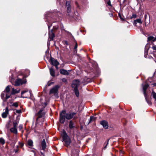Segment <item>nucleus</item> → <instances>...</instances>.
I'll return each instance as SVG.
<instances>
[{
  "label": "nucleus",
  "mask_w": 156,
  "mask_h": 156,
  "mask_svg": "<svg viewBox=\"0 0 156 156\" xmlns=\"http://www.w3.org/2000/svg\"><path fill=\"white\" fill-rule=\"evenodd\" d=\"M50 61L51 64L55 67H57V66L59 65V63L57 61L53 58L51 57L50 58Z\"/></svg>",
  "instance_id": "nucleus-6"
},
{
  "label": "nucleus",
  "mask_w": 156,
  "mask_h": 156,
  "mask_svg": "<svg viewBox=\"0 0 156 156\" xmlns=\"http://www.w3.org/2000/svg\"><path fill=\"white\" fill-rule=\"evenodd\" d=\"M107 4L109 6L111 7L112 6V5L111 4V2L110 0H109L107 2Z\"/></svg>",
  "instance_id": "nucleus-29"
},
{
  "label": "nucleus",
  "mask_w": 156,
  "mask_h": 156,
  "mask_svg": "<svg viewBox=\"0 0 156 156\" xmlns=\"http://www.w3.org/2000/svg\"><path fill=\"white\" fill-rule=\"evenodd\" d=\"M49 38L48 40L50 41L53 40L54 37H55V35L53 32V30H52L51 31L49 32Z\"/></svg>",
  "instance_id": "nucleus-9"
},
{
  "label": "nucleus",
  "mask_w": 156,
  "mask_h": 156,
  "mask_svg": "<svg viewBox=\"0 0 156 156\" xmlns=\"http://www.w3.org/2000/svg\"><path fill=\"white\" fill-rule=\"evenodd\" d=\"M16 112L17 113H20L21 112V110H17Z\"/></svg>",
  "instance_id": "nucleus-36"
},
{
  "label": "nucleus",
  "mask_w": 156,
  "mask_h": 156,
  "mask_svg": "<svg viewBox=\"0 0 156 156\" xmlns=\"http://www.w3.org/2000/svg\"><path fill=\"white\" fill-rule=\"evenodd\" d=\"M50 26H48V29H50Z\"/></svg>",
  "instance_id": "nucleus-45"
},
{
  "label": "nucleus",
  "mask_w": 156,
  "mask_h": 156,
  "mask_svg": "<svg viewBox=\"0 0 156 156\" xmlns=\"http://www.w3.org/2000/svg\"><path fill=\"white\" fill-rule=\"evenodd\" d=\"M152 41L153 42L156 41V37H154L152 36L149 37L147 38V41Z\"/></svg>",
  "instance_id": "nucleus-18"
},
{
  "label": "nucleus",
  "mask_w": 156,
  "mask_h": 156,
  "mask_svg": "<svg viewBox=\"0 0 156 156\" xmlns=\"http://www.w3.org/2000/svg\"><path fill=\"white\" fill-rule=\"evenodd\" d=\"M24 83L23 82L22 80L19 79L16 81L15 85L16 86H18Z\"/></svg>",
  "instance_id": "nucleus-11"
},
{
  "label": "nucleus",
  "mask_w": 156,
  "mask_h": 156,
  "mask_svg": "<svg viewBox=\"0 0 156 156\" xmlns=\"http://www.w3.org/2000/svg\"><path fill=\"white\" fill-rule=\"evenodd\" d=\"M53 83L52 82H51V83H48V86H49L51 85V84H52Z\"/></svg>",
  "instance_id": "nucleus-39"
},
{
  "label": "nucleus",
  "mask_w": 156,
  "mask_h": 156,
  "mask_svg": "<svg viewBox=\"0 0 156 156\" xmlns=\"http://www.w3.org/2000/svg\"><path fill=\"white\" fill-rule=\"evenodd\" d=\"M144 91V94L145 95H146V91H145L144 90H143Z\"/></svg>",
  "instance_id": "nucleus-38"
},
{
  "label": "nucleus",
  "mask_w": 156,
  "mask_h": 156,
  "mask_svg": "<svg viewBox=\"0 0 156 156\" xmlns=\"http://www.w3.org/2000/svg\"><path fill=\"white\" fill-rule=\"evenodd\" d=\"M136 23H141L142 22L140 19H137L136 20L134 21V25H136Z\"/></svg>",
  "instance_id": "nucleus-21"
},
{
  "label": "nucleus",
  "mask_w": 156,
  "mask_h": 156,
  "mask_svg": "<svg viewBox=\"0 0 156 156\" xmlns=\"http://www.w3.org/2000/svg\"><path fill=\"white\" fill-rule=\"evenodd\" d=\"M20 119L17 117L16 119L13 121V126L15 127H17V126L19 122Z\"/></svg>",
  "instance_id": "nucleus-13"
},
{
  "label": "nucleus",
  "mask_w": 156,
  "mask_h": 156,
  "mask_svg": "<svg viewBox=\"0 0 156 156\" xmlns=\"http://www.w3.org/2000/svg\"><path fill=\"white\" fill-rule=\"evenodd\" d=\"M62 81L64 82H65L66 81V79L65 78H63L62 79Z\"/></svg>",
  "instance_id": "nucleus-41"
},
{
  "label": "nucleus",
  "mask_w": 156,
  "mask_h": 156,
  "mask_svg": "<svg viewBox=\"0 0 156 156\" xmlns=\"http://www.w3.org/2000/svg\"><path fill=\"white\" fill-rule=\"evenodd\" d=\"M77 43H76L75 45V47H74V49L75 50V51H76V53L77 52Z\"/></svg>",
  "instance_id": "nucleus-30"
},
{
  "label": "nucleus",
  "mask_w": 156,
  "mask_h": 156,
  "mask_svg": "<svg viewBox=\"0 0 156 156\" xmlns=\"http://www.w3.org/2000/svg\"><path fill=\"white\" fill-rule=\"evenodd\" d=\"M147 15L146 14H145L144 15V16L145 20L147 18Z\"/></svg>",
  "instance_id": "nucleus-40"
},
{
  "label": "nucleus",
  "mask_w": 156,
  "mask_h": 156,
  "mask_svg": "<svg viewBox=\"0 0 156 156\" xmlns=\"http://www.w3.org/2000/svg\"><path fill=\"white\" fill-rule=\"evenodd\" d=\"M50 72L51 75L53 77L55 76V72L54 69L52 68L50 69Z\"/></svg>",
  "instance_id": "nucleus-19"
},
{
  "label": "nucleus",
  "mask_w": 156,
  "mask_h": 156,
  "mask_svg": "<svg viewBox=\"0 0 156 156\" xmlns=\"http://www.w3.org/2000/svg\"><path fill=\"white\" fill-rule=\"evenodd\" d=\"M12 106H14L15 107H17L18 106V104L17 103L15 102V103H13L12 105Z\"/></svg>",
  "instance_id": "nucleus-28"
},
{
  "label": "nucleus",
  "mask_w": 156,
  "mask_h": 156,
  "mask_svg": "<svg viewBox=\"0 0 156 156\" xmlns=\"http://www.w3.org/2000/svg\"><path fill=\"white\" fill-rule=\"evenodd\" d=\"M41 154L42 155H43V156H44V154L43 153H42V152H41Z\"/></svg>",
  "instance_id": "nucleus-43"
},
{
  "label": "nucleus",
  "mask_w": 156,
  "mask_h": 156,
  "mask_svg": "<svg viewBox=\"0 0 156 156\" xmlns=\"http://www.w3.org/2000/svg\"><path fill=\"white\" fill-rule=\"evenodd\" d=\"M19 128L20 130H21L23 128V126L22 125H20L19 126Z\"/></svg>",
  "instance_id": "nucleus-34"
},
{
  "label": "nucleus",
  "mask_w": 156,
  "mask_h": 156,
  "mask_svg": "<svg viewBox=\"0 0 156 156\" xmlns=\"http://www.w3.org/2000/svg\"><path fill=\"white\" fill-rule=\"evenodd\" d=\"M62 136L63 140L65 143V145L66 147L68 146L71 142V140L66 132L64 130L63 132Z\"/></svg>",
  "instance_id": "nucleus-4"
},
{
  "label": "nucleus",
  "mask_w": 156,
  "mask_h": 156,
  "mask_svg": "<svg viewBox=\"0 0 156 156\" xmlns=\"http://www.w3.org/2000/svg\"><path fill=\"white\" fill-rule=\"evenodd\" d=\"M67 11L68 12V13L69 12L71 11L70 7H67Z\"/></svg>",
  "instance_id": "nucleus-33"
},
{
  "label": "nucleus",
  "mask_w": 156,
  "mask_h": 156,
  "mask_svg": "<svg viewBox=\"0 0 156 156\" xmlns=\"http://www.w3.org/2000/svg\"><path fill=\"white\" fill-rule=\"evenodd\" d=\"M41 146L42 149L43 150H44L46 147V144L45 140L44 139L41 142Z\"/></svg>",
  "instance_id": "nucleus-12"
},
{
  "label": "nucleus",
  "mask_w": 156,
  "mask_h": 156,
  "mask_svg": "<svg viewBox=\"0 0 156 156\" xmlns=\"http://www.w3.org/2000/svg\"><path fill=\"white\" fill-rule=\"evenodd\" d=\"M9 110L7 107H6L5 109V112H3L2 114V116L3 118H5L7 116V115L8 114Z\"/></svg>",
  "instance_id": "nucleus-14"
},
{
  "label": "nucleus",
  "mask_w": 156,
  "mask_h": 156,
  "mask_svg": "<svg viewBox=\"0 0 156 156\" xmlns=\"http://www.w3.org/2000/svg\"><path fill=\"white\" fill-rule=\"evenodd\" d=\"M20 90H17L16 89H15L14 88H12V90L11 92V94L13 95L14 94H17L19 93L20 92Z\"/></svg>",
  "instance_id": "nucleus-17"
},
{
  "label": "nucleus",
  "mask_w": 156,
  "mask_h": 156,
  "mask_svg": "<svg viewBox=\"0 0 156 156\" xmlns=\"http://www.w3.org/2000/svg\"><path fill=\"white\" fill-rule=\"evenodd\" d=\"M152 48L154 50L156 51V45H154L152 47Z\"/></svg>",
  "instance_id": "nucleus-35"
},
{
  "label": "nucleus",
  "mask_w": 156,
  "mask_h": 156,
  "mask_svg": "<svg viewBox=\"0 0 156 156\" xmlns=\"http://www.w3.org/2000/svg\"><path fill=\"white\" fill-rule=\"evenodd\" d=\"M100 124L103 126L105 129H107L108 127V122L105 120L101 121Z\"/></svg>",
  "instance_id": "nucleus-8"
},
{
  "label": "nucleus",
  "mask_w": 156,
  "mask_h": 156,
  "mask_svg": "<svg viewBox=\"0 0 156 156\" xmlns=\"http://www.w3.org/2000/svg\"><path fill=\"white\" fill-rule=\"evenodd\" d=\"M57 69H58V66H57V67H55Z\"/></svg>",
  "instance_id": "nucleus-46"
},
{
  "label": "nucleus",
  "mask_w": 156,
  "mask_h": 156,
  "mask_svg": "<svg viewBox=\"0 0 156 156\" xmlns=\"http://www.w3.org/2000/svg\"><path fill=\"white\" fill-rule=\"evenodd\" d=\"M28 91V90H23L21 92V94L22 95L24 93H26V92H27Z\"/></svg>",
  "instance_id": "nucleus-31"
},
{
  "label": "nucleus",
  "mask_w": 156,
  "mask_h": 156,
  "mask_svg": "<svg viewBox=\"0 0 156 156\" xmlns=\"http://www.w3.org/2000/svg\"><path fill=\"white\" fill-rule=\"evenodd\" d=\"M76 113L75 112L66 113V110H63L60 114V119L59 121L60 123H63L65 120V119L69 120L73 118V119H76L78 117L75 116Z\"/></svg>",
  "instance_id": "nucleus-1"
},
{
  "label": "nucleus",
  "mask_w": 156,
  "mask_h": 156,
  "mask_svg": "<svg viewBox=\"0 0 156 156\" xmlns=\"http://www.w3.org/2000/svg\"><path fill=\"white\" fill-rule=\"evenodd\" d=\"M44 115L45 113L44 112V108L40 109L36 114V115L38 116L36 119V125L39 124L41 126L42 125L43 122H44Z\"/></svg>",
  "instance_id": "nucleus-2"
},
{
  "label": "nucleus",
  "mask_w": 156,
  "mask_h": 156,
  "mask_svg": "<svg viewBox=\"0 0 156 156\" xmlns=\"http://www.w3.org/2000/svg\"><path fill=\"white\" fill-rule=\"evenodd\" d=\"M108 142L107 143V144H106V146H105L104 147V149H105V148H106V146H107V145H108Z\"/></svg>",
  "instance_id": "nucleus-42"
},
{
  "label": "nucleus",
  "mask_w": 156,
  "mask_h": 156,
  "mask_svg": "<svg viewBox=\"0 0 156 156\" xmlns=\"http://www.w3.org/2000/svg\"><path fill=\"white\" fill-rule=\"evenodd\" d=\"M149 85L148 84H146L143 87V90L145 91H146Z\"/></svg>",
  "instance_id": "nucleus-25"
},
{
  "label": "nucleus",
  "mask_w": 156,
  "mask_h": 156,
  "mask_svg": "<svg viewBox=\"0 0 156 156\" xmlns=\"http://www.w3.org/2000/svg\"><path fill=\"white\" fill-rule=\"evenodd\" d=\"M27 144L28 145L30 146H33V141L31 140H28L27 142Z\"/></svg>",
  "instance_id": "nucleus-22"
},
{
  "label": "nucleus",
  "mask_w": 156,
  "mask_h": 156,
  "mask_svg": "<svg viewBox=\"0 0 156 156\" xmlns=\"http://www.w3.org/2000/svg\"><path fill=\"white\" fill-rule=\"evenodd\" d=\"M132 16L134 18H136V14H133Z\"/></svg>",
  "instance_id": "nucleus-37"
},
{
  "label": "nucleus",
  "mask_w": 156,
  "mask_h": 156,
  "mask_svg": "<svg viewBox=\"0 0 156 156\" xmlns=\"http://www.w3.org/2000/svg\"><path fill=\"white\" fill-rule=\"evenodd\" d=\"M73 122L72 121H71L69 122V126L70 129H72L74 127V126H73Z\"/></svg>",
  "instance_id": "nucleus-23"
},
{
  "label": "nucleus",
  "mask_w": 156,
  "mask_h": 156,
  "mask_svg": "<svg viewBox=\"0 0 156 156\" xmlns=\"http://www.w3.org/2000/svg\"><path fill=\"white\" fill-rule=\"evenodd\" d=\"M59 87L58 86H55L51 89L49 92L50 94H58V88Z\"/></svg>",
  "instance_id": "nucleus-5"
},
{
  "label": "nucleus",
  "mask_w": 156,
  "mask_h": 156,
  "mask_svg": "<svg viewBox=\"0 0 156 156\" xmlns=\"http://www.w3.org/2000/svg\"><path fill=\"white\" fill-rule=\"evenodd\" d=\"M154 86H156V83H154L153 84Z\"/></svg>",
  "instance_id": "nucleus-44"
},
{
  "label": "nucleus",
  "mask_w": 156,
  "mask_h": 156,
  "mask_svg": "<svg viewBox=\"0 0 156 156\" xmlns=\"http://www.w3.org/2000/svg\"><path fill=\"white\" fill-rule=\"evenodd\" d=\"M10 86H8L6 87L5 88L4 91H5L7 94H6V98L8 99L10 96L11 94H9V91L10 90Z\"/></svg>",
  "instance_id": "nucleus-7"
},
{
  "label": "nucleus",
  "mask_w": 156,
  "mask_h": 156,
  "mask_svg": "<svg viewBox=\"0 0 156 156\" xmlns=\"http://www.w3.org/2000/svg\"><path fill=\"white\" fill-rule=\"evenodd\" d=\"M96 119V117L93 116H90V119L89 120V122L88 123V124H89L91 122L94 121Z\"/></svg>",
  "instance_id": "nucleus-20"
},
{
  "label": "nucleus",
  "mask_w": 156,
  "mask_h": 156,
  "mask_svg": "<svg viewBox=\"0 0 156 156\" xmlns=\"http://www.w3.org/2000/svg\"><path fill=\"white\" fill-rule=\"evenodd\" d=\"M10 131L12 133L15 134L17 133V127L13 126V127L10 129Z\"/></svg>",
  "instance_id": "nucleus-16"
},
{
  "label": "nucleus",
  "mask_w": 156,
  "mask_h": 156,
  "mask_svg": "<svg viewBox=\"0 0 156 156\" xmlns=\"http://www.w3.org/2000/svg\"><path fill=\"white\" fill-rule=\"evenodd\" d=\"M70 2L69 1H66V6L67 8V7H70Z\"/></svg>",
  "instance_id": "nucleus-26"
},
{
  "label": "nucleus",
  "mask_w": 156,
  "mask_h": 156,
  "mask_svg": "<svg viewBox=\"0 0 156 156\" xmlns=\"http://www.w3.org/2000/svg\"><path fill=\"white\" fill-rule=\"evenodd\" d=\"M5 143V140L2 138H0V143L1 144H3Z\"/></svg>",
  "instance_id": "nucleus-27"
},
{
  "label": "nucleus",
  "mask_w": 156,
  "mask_h": 156,
  "mask_svg": "<svg viewBox=\"0 0 156 156\" xmlns=\"http://www.w3.org/2000/svg\"><path fill=\"white\" fill-rule=\"evenodd\" d=\"M60 72L61 74L64 75H68L69 74L68 72L66 70L63 69L60 70Z\"/></svg>",
  "instance_id": "nucleus-15"
},
{
  "label": "nucleus",
  "mask_w": 156,
  "mask_h": 156,
  "mask_svg": "<svg viewBox=\"0 0 156 156\" xmlns=\"http://www.w3.org/2000/svg\"><path fill=\"white\" fill-rule=\"evenodd\" d=\"M151 95L153 98L156 101V93L154 91H153L151 93Z\"/></svg>",
  "instance_id": "nucleus-24"
},
{
  "label": "nucleus",
  "mask_w": 156,
  "mask_h": 156,
  "mask_svg": "<svg viewBox=\"0 0 156 156\" xmlns=\"http://www.w3.org/2000/svg\"><path fill=\"white\" fill-rule=\"evenodd\" d=\"M148 54V51L147 50H145V55L144 56L145 58H147L146 55H147Z\"/></svg>",
  "instance_id": "nucleus-32"
},
{
  "label": "nucleus",
  "mask_w": 156,
  "mask_h": 156,
  "mask_svg": "<svg viewBox=\"0 0 156 156\" xmlns=\"http://www.w3.org/2000/svg\"><path fill=\"white\" fill-rule=\"evenodd\" d=\"M80 84V82L78 80H75L73 81L72 84V87L74 88L75 94L77 97H78L79 95L77 88Z\"/></svg>",
  "instance_id": "nucleus-3"
},
{
  "label": "nucleus",
  "mask_w": 156,
  "mask_h": 156,
  "mask_svg": "<svg viewBox=\"0 0 156 156\" xmlns=\"http://www.w3.org/2000/svg\"><path fill=\"white\" fill-rule=\"evenodd\" d=\"M6 94L7 93L5 91H3L1 94V97L2 99L3 100L4 102H5L8 99L6 98Z\"/></svg>",
  "instance_id": "nucleus-10"
}]
</instances>
